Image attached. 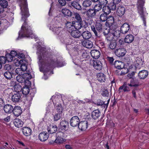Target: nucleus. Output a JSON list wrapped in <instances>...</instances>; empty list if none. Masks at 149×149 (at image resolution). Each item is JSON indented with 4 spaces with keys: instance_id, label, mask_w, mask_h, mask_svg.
Instances as JSON below:
<instances>
[{
    "instance_id": "nucleus-7",
    "label": "nucleus",
    "mask_w": 149,
    "mask_h": 149,
    "mask_svg": "<svg viewBox=\"0 0 149 149\" xmlns=\"http://www.w3.org/2000/svg\"><path fill=\"white\" fill-rule=\"evenodd\" d=\"M80 121L79 118L77 116H74L70 119V124L72 127H75L78 126Z\"/></svg>"
},
{
    "instance_id": "nucleus-42",
    "label": "nucleus",
    "mask_w": 149,
    "mask_h": 149,
    "mask_svg": "<svg viewBox=\"0 0 149 149\" xmlns=\"http://www.w3.org/2000/svg\"><path fill=\"white\" fill-rule=\"evenodd\" d=\"M102 10L104 13L107 14H109L111 12V9L109 6H103Z\"/></svg>"
},
{
    "instance_id": "nucleus-38",
    "label": "nucleus",
    "mask_w": 149,
    "mask_h": 149,
    "mask_svg": "<svg viewBox=\"0 0 149 149\" xmlns=\"http://www.w3.org/2000/svg\"><path fill=\"white\" fill-rule=\"evenodd\" d=\"M1 26L4 27V28L6 29L8 27L9 25L8 22L6 19H3L1 21Z\"/></svg>"
},
{
    "instance_id": "nucleus-5",
    "label": "nucleus",
    "mask_w": 149,
    "mask_h": 149,
    "mask_svg": "<svg viewBox=\"0 0 149 149\" xmlns=\"http://www.w3.org/2000/svg\"><path fill=\"white\" fill-rule=\"evenodd\" d=\"M111 26V27L110 32L112 34L114 37V40H117L120 37V32L119 30L117 29L116 26L112 27Z\"/></svg>"
},
{
    "instance_id": "nucleus-12",
    "label": "nucleus",
    "mask_w": 149,
    "mask_h": 149,
    "mask_svg": "<svg viewBox=\"0 0 149 149\" xmlns=\"http://www.w3.org/2000/svg\"><path fill=\"white\" fill-rule=\"evenodd\" d=\"M130 28V26L127 23H124L121 26L120 29V32L123 34L126 33Z\"/></svg>"
},
{
    "instance_id": "nucleus-43",
    "label": "nucleus",
    "mask_w": 149,
    "mask_h": 149,
    "mask_svg": "<svg viewBox=\"0 0 149 149\" xmlns=\"http://www.w3.org/2000/svg\"><path fill=\"white\" fill-rule=\"evenodd\" d=\"M14 89L15 91L17 93H19V92L22 91V88L20 85L19 84H17L14 86Z\"/></svg>"
},
{
    "instance_id": "nucleus-15",
    "label": "nucleus",
    "mask_w": 149,
    "mask_h": 149,
    "mask_svg": "<svg viewBox=\"0 0 149 149\" xmlns=\"http://www.w3.org/2000/svg\"><path fill=\"white\" fill-rule=\"evenodd\" d=\"M13 114L16 117H18L22 113V111L19 106H16L13 108Z\"/></svg>"
},
{
    "instance_id": "nucleus-57",
    "label": "nucleus",
    "mask_w": 149,
    "mask_h": 149,
    "mask_svg": "<svg viewBox=\"0 0 149 149\" xmlns=\"http://www.w3.org/2000/svg\"><path fill=\"white\" fill-rule=\"evenodd\" d=\"M57 111L58 113H62L63 109L60 104H58L57 106Z\"/></svg>"
},
{
    "instance_id": "nucleus-6",
    "label": "nucleus",
    "mask_w": 149,
    "mask_h": 149,
    "mask_svg": "<svg viewBox=\"0 0 149 149\" xmlns=\"http://www.w3.org/2000/svg\"><path fill=\"white\" fill-rule=\"evenodd\" d=\"M90 63L93 65L94 68L97 70H100L102 68V64L100 61L92 60L91 61Z\"/></svg>"
},
{
    "instance_id": "nucleus-61",
    "label": "nucleus",
    "mask_w": 149,
    "mask_h": 149,
    "mask_svg": "<svg viewBox=\"0 0 149 149\" xmlns=\"http://www.w3.org/2000/svg\"><path fill=\"white\" fill-rule=\"evenodd\" d=\"M109 6V7L111 10H115L116 9V4L113 2L111 3Z\"/></svg>"
},
{
    "instance_id": "nucleus-53",
    "label": "nucleus",
    "mask_w": 149,
    "mask_h": 149,
    "mask_svg": "<svg viewBox=\"0 0 149 149\" xmlns=\"http://www.w3.org/2000/svg\"><path fill=\"white\" fill-rule=\"evenodd\" d=\"M111 27L108 26V27L104 30L103 33L105 37L106 36L108 35L110 33Z\"/></svg>"
},
{
    "instance_id": "nucleus-3",
    "label": "nucleus",
    "mask_w": 149,
    "mask_h": 149,
    "mask_svg": "<svg viewBox=\"0 0 149 149\" xmlns=\"http://www.w3.org/2000/svg\"><path fill=\"white\" fill-rule=\"evenodd\" d=\"M145 3V0H138L137 4L138 12L142 19L144 26H146V15L143 6Z\"/></svg>"
},
{
    "instance_id": "nucleus-37",
    "label": "nucleus",
    "mask_w": 149,
    "mask_h": 149,
    "mask_svg": "<svg viewBox=\"0 0 149 149\" xmlns=\"http://www.w3.org/2000/svg\"><path fill=\"white\" fill-rule=\"evenodd\" d=\"M22 91L23 94L27 95L30 91L29 87L24 86L22 88Z\"/></svg>"
},
{
    "instance_id": "nucleus-40",
    "label": "nucleus",
    "mask_w": 149,
    "mask_h": 149,
    "mask_svg": "<svg viewBox=\"0 0 149 149\" xmlns=\"http://www.w3.org/2000/svg\"><path fill=\"white\" fill-rule=\"evenodd\" d=\"M91 3V2L90 0H86L83 3L82 5L84 7L86 8L90 6Z\"/></svg>"
},
{
    "instance_id": "nucleus-34",
    "label": "nucleus",
    "mask_w": 149,
    "mask_h": 149,
    "mask_svg": "<svg viewBox=\"0 0 149 149\" xmlns=\"http://www.w3.org/2000/svg\"><path fill=\"white\" fill-rule=\"evenodd\" d=\"M74 23L73 22L71 23L70 22H67L66 24V27L67 30L70 32V31H72L74 28Z\"/></svg>"
},
{
    "instance_id": "nucleus-51",
    "label": "nucleus",
    "mask_w": 149,
    "mask_h": 149,
    "mask_svg": "<svg viewBox=\"0 0 149 149\" xmlns=\"http://www.w3.org/2000/svg\"><path fill=\"white\" fill-rule=\"evenodd\" d=\"M106 39L108 41H114V37L113 36L110 32L105 37Z\"/></svg>"
},
{
    "instance_id": "nucleus-1",
    "label": "nucleus",
    "mask_w": 149,
    "mask_h": 149,
    "mask_svg": "<svg viewBox=\"0 0 149 149\" xmlns=\"http://www.w3.org/2000/svg\"><path fill=\"white\" fill-rule=\"evenodd\" d=\"M19 3L21 10L22 19L24 21L22 26L21 30L19 33L18 38L30 37L31 38H34L37 40L38 38L34 34H33L30 26L27 25L26 22V18L30 15L27 8L26 0H19Z\"/></svg>"
},
{
    "instance_id": "nucleus-52",
    "label": "nucleus",
    "mask_w": 149,
    "mask_h": 149,
    "mask_svg": "<svg viewBox=\"0 0 149 149\" xmlns=\"http://www.w3.org/2000/svg\"><path fill=\"white\" fill-rule=\"evenodd\" d=\"M4 77L7 79H10L12 77V73L8 71L5 72L4 74Z\"/></svg>"
},
{
    "instance_id": "nucleus-49",
    "label": "nucleus",
    "mask_w": 149,
    "mask_h": 149,
    "mask_svg": "<svg viewBox=\"0 0 149 149\" xmlns=\"http://www.w3.org/2000/svg\"><path fill=\"white\" fill-rule=\"evenodd\" d=\"M57 130V127L56 125L52 127L50 130H48V132L50 134H53Z\"/></svg>"
},
{
    "instance_id": "nucleus-63",
    "label": "nucleus",
    "mask_w": 149,
    "mask_h": 149,
    "mask_svg": "<svg viewBox=\"0 0 149 149\" xmlns=\"http://www.w3.org/2000/svg\"><path fill=\"white\" fill-rule=\"evenodd\" d=\"M102 94L103 96L107 97L109 95V93L107 90L104 89L103 91Z\"/></svg>"
},
{
    "instance_id": "nucleus-10",
    "label": "nucleus",
    "mask_w": 149,
    "mask_h": 149,
    "mask_svg": "<svg viewBox=\"0 0 149 149\" xmlns=\"http://www.w3.org/2000/svg\"><path fill=\"white\" fill-rule=\"evenodd\" d=\"M50 29L52 30L54 33L56 34H58L63 30V28L56 24L51 26L50 27Z\"/></svg>"
},
{
    "instance_id": "nucleus-33",
    "label": "nucleus",
    "mask_w": 149,
    "mask_h": 149,
    "mask_svg": "<svg viewBox=\"0 0 149 149\" xmlns=\"http://www.w3.org/2000/svg\"><path fill=\"white\" fill-rule=\"evenodd\" d=\"M61 12L65 16H71L72 15V12L66 8L62 9L61 10Z\"/></svg>"
},
{
    "instance_id": "nucleus-4",
    "label": "nucleus",
    "mask_w": 149,
    "mask_h": 149,
    "mask_svg": "<svg viewBox=\"0 0 149 149\" xmlns=\"http://www.w3.org/2000/svg\"><path fill=\"white\" fill-rule=\"evenodd\" d=\"M66 136V135L63 132H61L58 133V136L56 138L55 142L58 144L63 143L66 141V139L64 138Z\"/></svg>"
},
{
    "instance_id": "nucleus-62",
    "label": "nucleus",
    "mask_w": 149,
    "mask_h": 149,
    "mask_svg": "<svg viewBox=\"0 0 149 149\" xmlns=\"http://www.w3.org/2000/svg\"><path fill=\"white\" fill-rule=\"evenodd\" d=\"M122 69L121 71L119 70V71L120 72V73L119 74V75H124L128 72V69L125 68Z\"/></svg>"
},
{
    "instance_id": "nucleus-28",
    "label": "nucleus",
    "mask_w": 149,
    "mask_h": 149,
    "mask_svg": "<svg viewBox=\"0 0 149 149\" xmlns=\"http://www.w3.org/2000/svg\"><path fill=\"white\" fill-rule=\"evenodd\" d=\"M81 36L84 39H88L90 38L91 37V34L90 32L88 31H84L82 34Z\"/></svg>"
},
{
    "instance_id": "nucleus-36",
    "label": "nucleus",
    "mask_w": 149,
    "mask_h": 149,
    "mask_svg": "<svg viewBox=\"0 0 149 149\" xmlns=\"http://www.w3.org/2000/svg\"><path fill=\"white\" fill-rule=\"evenodd\" d=\"M127 84L125 83L123 86L120 87L119 90H123L124 92L129 91L130 88L127 86Z\"/></svg>"
},
{
    "instance_id": "nucleus-21",
    "label": "nucleus",
    "mask_w": 149,
    "mask_h": 149,
    "mask_svg": "<svg viewBox=\"0 0 149 149\" xmlns=\"http://www.w3.org/2000/svg\"><path fill=\"white\" fill-rule=\"evenodd\" d=\"M21 97L20 94L18 93H16L13 95L12 97V100L15 102H18Z\"/></svg>"
},
{
    "instance_id": "nucleus-35",
    "label": "nucleus",
    "mask_w": 149,
    "mask_h": 149,
    "mask_svg": "<svg viewBox=\"0 0 149 149\" xmlns=\"http://www.w3.org/2000/svg\"><path fill=\"white\" fill-rule=\"evenodd\" d=\"M8 6V2L6 0H2L0 1V7L3 8H6Z\"/></svg>"
},
{
    "instance_id": "nucleus-27",
    "label": "nucleus",
    "mask_w": 149,
    "mask_h": 149,
    "mask_svg": "<svg viewBox=\"0 0 149 149\" xmlns=\"http://www.w3.org/2000/svg\"><path fill=\"white\" fill-rule=\"evenodd\" d=\"M134 40V37L132 34H129L127 35L125 37L124 41L125 42L130 43H131Z\"/></svg>"
},
{
    "instance_id": "nucleus-20",
    "label": "nucleus",
    "mask_w": 149,
    "mask_h": 149,
    "mask_svg": "<svg viewBox=\"0 0 149 149\" xmlns=\"http://www.w3.org/2000/svg\"><path fill=\"white\" fill-rule=\"evenodd\" d=\"M3 109L6 113H10L12 112L13 111V108L12 105L10 104H7L4 106Z\"/></svg>"
},
{
    "instance_id": "nucleus-59",
    "label": "nucleus",
    "mask_w": 149,
    "mask_h": 149,
    "mask_svg": "<svg viewBox=\"0 0 149 149\" xmlns=\"http://www.w3.org/2000/svg\"><path fill=\"white\" fill-rule=\"evenodd\" d=\"M102 8V5L100 4L96 5L94 7V10H95V12L99 11L101 10Z\"/></svg>"
},
{
    "instance_id": "nucleus-64",
    "label": "nucleus",
    "mask_w": 149,
    "mask_h": 149,
    "mask_svg": "<svg viewBox=\"0 0 149 149\" xmlns=\"http://www.w3.org/2000/svg\"><path fill=\"white\" fill-rule=\"evenodd\" d=\"M99 2L100 4L102 5H105L107 3L108 1L107 0H99Z\"/></svg>"
},
{
    "instance_id": "nucleus-24",
    "label": "nucleus",
    "mask_w": 149,
    "mask_h": 149,
    "mask_svg": "<svg viewBox=\"0 0 149 149\" xmlns=\"http://www.w3.org/2000/svg\"><path fill=\"white\" fill-rule=\"evenodd\" d=\"M92 56L95 59L98 58L100 56V52L97 50H93L91 52Z\"/></svg>"
},
{
    "instance_id": "nucleus-50",
    "label": "nucleus",
    "mask_w": 149,
    "mask_h": 149,
    "mask_svg": "<svg viewBox=\"0 0 149 149\" xmlns=\"http://www.w3.org/2000/svg\"><path fill=\"white\" fill-rule=\"evenodd\" d=\"M74 15L75 19L79 22H81L82 21L80 15L77 13H75L74 14Z\"/></svg>"
},
{
    "instance_id": "nucleus-9",
    "label": "nucleus",
    "mask_w": 149,
    "mask_h": 149,
    "mask_svg": "<svg viewBox=\"0 0 149 149\" xmlns=\"http://www.w3.org/2000/svg\"><path fill=\"white\" fill-rule=\"evenodd\" d=\"M125 12V7L123 6H119L116 9V14L117 15L121 17L124 14Z\"/></svg>"
},
{
    "instance_id": "nucleus-2",
    "label": "nucleus",
    "mask_w": 149,
    "mask_h": 149,
    "mask_svg": "<svg viewBox=\"0 0 149 149\" xmlns=\"http://www.w3.org/2000/svg\"><path fill=\"white\" fill-rule=\"evenodd\" d=\"M42 57L41 53L38 56L40 62H44L47 65L51 67H58V61L56 59H53L52 56L46 52L44 54L42 52Z\"/></svg>"
},
{
    "instance_id": "nucleus-39",
    "label": "nucleus",
    "mask_w": 149,
    "mask_h": 149,
    "mask_svg": "<svg viewBox=\"0 0 149 149\" xmlns=\"http://www.w3.org/2000/svg\"><path fill=\"white\" fill-rule=\"evenodd\" d=\"M97 106H102L104 107V108L107 109L108 107V104H104V102L101 100H98L96 103L95 104Z\"/></svg>"
},
{
    "instance_id": "nucleus-25",
    "label": "nucleus",
    "mask_w": 149,
    "mask_h": 149,
    "mask_svg": "<svg viewBox=\"0 0 149 149\" xmlns=\"http://www.w3.org/2000/svg\"><path fill=\"white\" fill-rule=\"evenodd\" d=\"M82 45L87 48H91L93 46V43L92 41L89 40H84L82 42Z\"/></svg>"
},
{
    "instance_id": "nucleus-58",
    "label": "nucleus",
    "mask_w": 149,
    "mask_h": 149,
    "mask_svg": "<svg viewBox=\"0 0 149 149\" xmlns=\"http://www.w3.org/2000/svg\"><path fill=\"white\" fill-rule=\"evenodd\" d=\"M130 83L127 84V85L131 87L135 86H137L136 84H135L134 80L133 79H131L130 80Z\"/></svg>"
},
{
    "instance_id": "nucleus-32",
    "label": "nucleus",
    "mask_w": 149,
    "mask_h": 149,
    "mask_svg": "<svg viewBox=\"0 0 149 149\" xmlns=\"http://www.w3.org/2000/svg\"><path fill=\"white\" fill-rule=\"evenodd\" d=\"M71 6L79 10H81V5L76 1L72 2L71 3Z\"/></svg>"
},
{
    "instance_id": "nucleus-18",
    "label": "nucleus",
    "mask_w": 149,
    "mask_h": 149,
    "mask_svg": "<svg viewBox=\"0 0 149 149\" xmlns=\"http://www.w3.org/2000/svg\"><path fill=\"white\" fill-rule=\"evenodd\" d=\"M96 13L95 10L90 9L86 12V15L88 18H93L95 17Z\"/></svg>"
},
{
    "instance_id": "nucleus-60",
    "label": "nucleus",
    "mask_w": 149,
    "mask_h": 149,
    "mask_svg": "<svg viewBox=\"0 0 149 149\" xmlns=\"http://www.w3.org/2000/svg\"><path fill=\"white\" fill-rule=\"evenodd\" d=\"M80 52L81 54V58L83 59L87 58V54L85 51L81 50L80 51Z\"/></svg>"
},
{
    "instance_id": "nucleus-30",
    "label": "nucleus",
    "mask_w": 149,
    "mask_h": 149,
    "mask_svg": "<svg viewBox=\"0 0 149 149\" xmlns=\"http://www.w3.org/2000/svg\"><path fill=\"white\" fill-rule=\"evenodd\" d=\"M124 65L123 63L118 61H115L114 63V67L117 69H123L124 67Z\"/></svg>"
},
{
    "instance_id": "nucleus-14",
    "label": "nucleus",
    "mask_w": 149,
    "mask_h": 149,
    "mask_svg": "<svg viewBox=\"0 0 149 149\" xmlns=\"http://www.w3.org/2000/svg\"><path fill=\"white\" fill-rule=\"evenodd\" d=\"M88 125V122L87 121H83L79 122L78 127L81 130H85L87 128Z\"/></svg>"
},
{
    "instance_id": "nucleus-41",
    "label": "nucleus",
    "mask_w": 149,
    "mask_h": 149,
    "mask_svg": "<svg viewBox=\"0 0 149 149\" xmlns=\"http://www.w3.org/2000/svg\"><path fill=\"white\" fill-rule=\"evenodd\" d=\"M17 80L19 82L22 83L25 81V78L23 75H18L16 77Z\"/></svg>"
},
{
    "instance_id": "nucleus-16",
    "label": "nucleus",
    "mask_w": 149,
    "mask_h": 149,
    "mask_svg": "<svg viewBox=\"0 0 149 149\" xmlns=\"http://www.w3.org/2000/svg\"><path fill=\"white\" fill-rule=\"evenodd\" d=\"M135 66L136 68H139L141 67L143 63V61L142 59L139 57H137L135 59Z\"/></svg>"
},
{
    "instance_id": "nucleus-55",
    "label": "nucleus",
    "mask_w": 149,
    "mask_h": 149,
    "mask_svg": "<svg viewBox=\"0 0 149 149\" xmlns=\"http://www.w3.org/2000/svg\"><path fill=\"white\" fill-rule=\"evenodd\" d=\"M6 56L7 61L8 62H11L13 60V57L10 54L7 53Z\"/></svg>"
},
{
    "instance_id": "nucleus-54",
    "label": "nucleus",
    "mask_w": 149,
    "mask_h": 149,
    "mask_svg": "<svg viewBox=\"0 0 149 149\" xmlns=\"http://www.w3.org/2000/svg\"><path fill=\"white\" fill-rule=\"evenodd\" d=\"M23 75L24 78H25V79H30L32 78L31 74L30 72H28L26 73H24Z\"/></svg>"
},
{
    "instance_id": "nucleus-17",
    "label": "nucleus",
    "mask_w": 149,
    "mask_h": 149,
    "mask_svg": "<svg viewBox=\"0 0 149 149\" xmlns=\"http://www.w3.org/2000/svg\"><path fill=\"white\" fill-rule=\"evenodd\" d=\"M60 126L62 130L66 131L69 126L68 122L66 120H63L60 123Z\"/></svg>"
},
{
    "instance_id": "nucleus-44",
    "label": "nucleus",
    "mask_w": 149,
    "mask_h": 149,
    "mask_svg": "<svg viewBox=\"0 0 149 149\" xmlns=\"http://www.w3.org/2000/svg\"><path fill=\"white\" fill-rule=\"evenodd\" d=\"M116 41H113L110 42L109 45V48L111 49H113L115 48L116 46Z\"/></svg>"
},
{
    "instance_id": "nucleus-8",
    "label": "nucleus",
    "mask_w": 149,
    "mask_h": 149,
    "mask_svg": "<svg viewBox=\"0 0 149 149\" xmlns=\"http://www.w3.org/2000/svg\"><path fill=\"white\" fill-rule=\"evenodd\" d=\"M126 52V49L123 48L116 49L115 52V54L118 57L124 56Z\"/></svg>"
},
{
    "instance_id": "nucleus-47",
    "label": "nucleus",
    "mask_w": 149,
    "mask_h": 149,
    "mask_svg": "<svg viewBox=\"0 0 149 149\" xmlns=\"http://www.w3.org/2000/svg\"><path fill=\"white\" fill-rule=\"evenodd\" d=\"M62 116V113H57L54 116V120L55 121H57L59 120Z\"/></svg>"
},
{
    "instance_id": "nucleus-45",
    "label": "nucleus",
    "mask_w": 149,
    "mask_h": 149,
    "mask_svg": "<svg viewBox=\"0 0 149 149\" xmlns=\"http://www.w3.org/2000/svg\"><path fill=\"white\" fill-rule=\"evenodd\" d=\"M95 27L97 30L99 31H101L102 29V24L98 22H96Z\"/></svg>"
},
{
    "instance_id": "nucleus-56",
    "label": "nucleus",
    "mask_w": 149,
    "mask_h": 149,
    "mask_svg": "<svg viewBox=\"0 0 149 149\" xmlns=\"http://www.w3.org/2000/svg\"><path fill=\"white\" fill-rule=\"evenodd\" d=\"M15 72L16 74H18V75H23L24 73V72L19 68H17L15 70Z\"/></svg>"
},
{
    "instance_id": "nucleus-22",
    "label": "nucleus",
    "mask_w": 149,
    "mask_h": 149,
    "mask_svg": "<svg viewBox=\"0 0 149 149\" xmlns=\"http://www.w3.org/2000/svg\"><path fill=\"white\" fill-rule=\"evenodd\" d=\"M31 131L30 128L27 127H24L22 130L23 134L26 136H29L31 134Z\"/></svg>"
},
{
    "instance_id": "nucleus-48",
    "label": "nucleus",
    "mask_w": 149,
    "mask_h": 149,
    "mask_svg": "<svg viewBox=\"0 0 149 149\" xmlns=\"http://www.w3.org/2000/svg\"><path fill=\"white\" fill-rule=\"evenodd\" d=\"M74 26L76 29L79 30L81 28L82 25L81 22H77L74 23Z\"/></svg>"
},
{
    "instance_id": "nucleus-11",
    "label": "nucleus",
    "mask_w": 149,
    "mask_h": 149,
    "mask_svg": "<svg viewBox=\"0 0 149 149\" xmlns=\"http://www.w3.org/2000/svg\"><path fill=\"white\" fill-rule=\"evenodd\" d=\"M49 137L48 134L47 132H41L38 136L39 139L42 142H44L46 141Z\"/></svg>"
},
{
    "instance_id": "nucleus-13",
    "label": "nucleus",
    "mask_w": 149,
    "mask_h": 149,
    "mask_svg": "<svg viewBox=\"0 0 149 149\" xmlns=\"http://www.w3.org/2000/svg\"><path fill=\"white\" fill-rule=\"evenodd\" d=\"M114 22V18L113 17L110 16L108 17L106 22V25L107 26L111 27L112 26V27H115V26L113 24Z\"/></svg>"
},
{
    "instance_id": "nucleus-46",
    "label": "nucleus",
    "mask_w": 149,
    "mask_h": 149,
    "mask_svg": "<svg viewBox=\"0 0 149 149\" xmlns=\"http://www.w3.org/2000/svg\"><path fill=\"white\" fill-rule=\"evenodd\" d=\"M107 15V14L105 13L102 14L100 16V20L102 22H104L106 21L108 18Z\"/></svg>"
},
{
    "instance_id": "nucleus-19",
    "label": "nucleus",
    "mask_w": 149,
    "mask_h": 149,
    "mask_svg": "<svg viewBox=\"0 0 149 149\" xmlns=\"http://www.w3.org/2000/svg\"><path fill=\"white\" fill-rule=\"evenodd\" d=\"M148 75V72L146 70H142L140 71L138 73V76L140 79H144Z\"/></svg>"
},
{
    "instance_id": "nucleus-23",
    "label": "nucleus",
    "mask_w": 149,
    "mask_h": 149,
    "mask_svg": "<svg viewBox=\"0 0 149 149\" xmlns=\"http://www.w3.org/2000/svg\"><path fill=\"white\" fill-rule=\"evenodd\" d=\"M100 111L98 109L94 110L91 112V117L94 119H97L100 116Z\"/></svg>"
},
{
    "instance_id": "nucleus-31",
    "label": "nucleus",
    "mask_w": 149,
    "mask_h": 149,
    "mask_svg": "<svg viewBox=\"0 0 149 149\" xmlns=\"http://www.w3.org/2000/svg\"><path fill=\"white\" fill-rule=\"evenodd\" d=\"M14 125L17 127H19L22 126L23 122L21 120L17 118L15 119L14 121Z\"/></svg>"
},
{
    "instance_id": "nucleus-29",
    "label": "nucleus",
    "mask_w": 149,
    "mask_h": 149,
    "mask_svg": "<svg viewBox=\"0 0 149 149\" xmlns=\"http://www.w3.org/2000/svg\"><path fill=\"white\" fill-rule=\"evenodd\" d=\"M106 76L102 73H100L97 75V79L100 82H104L105 80Z\"/></svg>"
},
{
    "instance_id": "nucleus-26",
    "label": "nucleus",
    "mask_w": 149,
    "mask_h": 149,
    "mask_svg": "<svg viewBox=\"0 0 149 149\" xmlns=\"http://www.w3.org/2000/svg\"><path fill=\"white\" fill-rule=\"evenodd\" d=\"M71 36L75 38H79L81 36V33L77 30H73L70 33Z\"/></svg>"
}]
</instances>
